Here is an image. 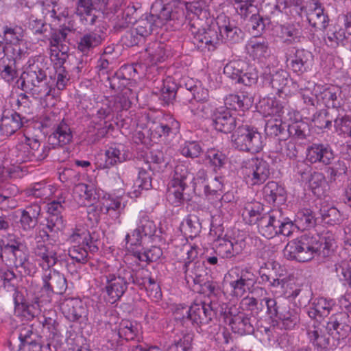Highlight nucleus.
<instances>
[{
	"instance_id": "42",
	"label": "nucleus",
	"mask_w": 351,
	"mask_h": 351,
	"mask_svg": "<svg viewBox=\"0 0 351 351\" xmlns=\"http://www.w3.org/2000/svg\"><path fill=\"white\" fill-rule=\"evenodd\" d=\"M73 196L75 199H78L79 203L84 205L93 204L92 201L95 199L93 189L84 183H80L75 186Z\"/></svg>"
},
{
	"instance_id": "36",
	"label": "nucleus",
	"mask_w": 351,
	"mask_h": 351,
	"mask_svg": "<svg viewBox=\"0 0 351 351\" xmlns=\"http://www.w3.org/2000/svg\"><path fill=\"white\" fill-rule=\"evenodd\" d=\"M180 230L184 235L196 237L202 230V223L199 218L195 214H189L180 224Z\"/></svg>"
},
{
	"instance_id": "26",
	"label": "nucleus",
	"mask_w": 351,
	"mask_h": 351,
	"mask_svg": "<svg viewBox=\"0 0 351 351\" xmlns=\"http://www.w3.org/2000/svg\"><path fill=\"white\" fill-rule=\"evenodd\" d=\"M307 159L311 163L317 162L327 165L334 158V154L328 145L313 143L307 149Z\"/></svg>"
},
{
	"instance_id": "43",
	"label": "nucleus",
	"mask_w": 351,
	"mask_h": 351,
	"mask_svg": "<svg viewBox=\"0 0 351 351\" xmlns=\"http://www.w3.org/2000/svg\"><path fill=\"white\" fill-rule=\"evenodd\" d=\"M129 152L125 150L123 148L120 149L119 147H110L105 153L106 159V167H110L114 166L117 163L123 162L128 160L129 158Z\"/></svg>"
},
{
	"instance_id": "20",
	"label": "nucleus",
	"mask_w": 351,
	"mask_h": 351,
	"mask_svg": "<svg viewBox=\"0 0 351 351\" xmlns=\"http://www.w3.org/2000/svg\"><path fill=\"white\" fill-rule=\"evenodd\" d=\"M308 336L311 343L318 349L326 350L337 346L335 343V340L331 341V334L327 324L313 325L308 330Z\"/></svg>"
},
{
	"instance_id": "6",
	"label": "nucleus",
	"mask_w": 351,
	"mask_h": 351,
	"mask_svg": "<svg viewBox=\"0 0 351 351\" xmlns=\"http://www.w3.org/2000/svg\"><path fill=\"white\" fill-rule=\"evenodd\" d=\"M206 178V171L203 169H199L196 174V177L194 178L185 165L180 164L176 166L171 185L169 190V197L172 196L174 198L173 203L179 204L186 199L184 191L189 186V184H191L193 180L195 181V184L197 182L203 183Z\"/></svg>"
},
{
	"instance_id": "53",
	"label": "nucleus",
	"mask_w": 351,
	"mask_h": 351,
	"mask_svg": "<svg viewBox=\"0 0 351 351\" xmlns=\"http://www.w3.org/2000/svg\"><path fill=\"white\" fill-rule=\"evenodd\" d=\"M338 114L334 119V125L337 130L348 134L351 129V119L344 113L343 109L337 110Z\"/></svg>"
},
{
	"instance_id": "11",
	"label": "nucleus",
	"mask_w": 351,
	"mask_h": 351,
	"mask_svg": "<svg viewBox=\"0 0 351 351\" xmlns=\"http://www.w3.org/2000/svg\"><path fill=\"white\" fill-rule=\"evenodd\" d=\"M243 173L247 182L252 185L261 184L269 177L270 167L269 163L259 158H252L244 162Z\"/></svg>"
},
{
	"instance_id": "15",
	"label": "nucleus",
	"mask_w": 351,
	"mask_h": 351,
	"mask_svg": "<svg viewBox=\"0 0 351 351\" xmlns=\"http://www.w3.org/2000/svg\"><path fill=\"white\" fill-rule=\"evenodd\" d=\"M2 255L12 256V262L16 268L19 269V272L29 275L30 274V263L29 256L24 250L23 245L18 241L14 243H8L2 246Z\"/></svg>"
},
{
	"instance_id": "14",
	"label": "nucleus",
	"mask_w": 351,
	"mask_h": 351,
	"mask_svg": "<svg viewBox=\"0 0 351 351\" xmlns=\"http://www.w3.org/2000/svg\"><path fill=\"white\" fill-rule=\"evenodd\" d=\"M182 311L186 314V319L191 321L193 325L201 326L209 324L216 315L215 310L212 304L204 302H195L189 308Z\"/></svg>"
},
{
	"instance_id": "37",
	"label": "nucleus",
	"mask_w": 351,
	"mask_h": 351,
	"mask_svg": "<svg viewBox=\"0 0 351 351\" xmlns=\"http://www.w3.org/2000/svg\"><path fill=\"white\" fill-rule=\"evenodd\" d=\"M24 55V51L21 48L19 43H3L0 41V59L5 58L7 61L16 63L21 59Z\"/></svg>"
},
{
	"instance_id": "5",
	"label": "nucleus",
	"mask_w": 351,
	"mask_h": 351,
	"mask_svg": "<svg viewBox=\"0 0 351 351\" xmlns=\"http://www.w3.org/2000/svg\"><path fill=\"white\" fill-rule=\"evenodd\" d=\"M22 89L36 97L48 96L51 88L47 80L46 70L42 62H34L21 76Z\"/></svg>"
},
{
	"instance_id": "31",
	"label": "nucleus",
	"mask_w": 351,
	"mask_h": 351,
	"mask_svg": "<svg viewBox=\"0 0 351 351\" xmlns=\"http://www.w3.org/2000/svg\"><path fill=\"white\" fill-rule=\"evenodd\" d=\"M72 138L69 126L62 120L54 128L53 132L49 136V141L53 145L62 146L69 143Z\"/></svg>"
},
{
	"instance_id": "8",
	"label": "nucleus",
	"mask_w": 351,
	"mask_h": 351,
	"mask_svg": "<svg viewBox=\"0 0 351 351\" xmlns=\"http://www.w3.org/2000/svg\"><path fill=\"white\" fill-rule=\"evenodd\" d=\"M181 251L187 255V259H189L183 265L185 280L188 286L193 289L195 286H198L201 283H205L206 279L211 277L208 275L204 263L193 261L197 255V252L195 247L184 246Z\"/></svg>"
},
{
	"instance_id": "4",
	"label": "nucleus",
	"mask_w": 351,
	"mask_h": 351,
	"mask_svg": "<svg viewBox=\"0 0 351 351\" xmlns=\"http://www.w3.org/2000/svg\"><path fill=\"white\" fill-rule=\"evenodd\" d=\"M248 214L251 218L256 217L255 221L257 222L258 232L263 237L269 239L279 235L289 237L295 228L293 221L281 209L273 210L263 215L252 209Z\"/></svg>"
},
{
	"instance_id": "57",
	"label": "nucleus",
	"mask_w": 351,
	"mask_h": 351,
	"mask_svg": "<svg viewBox=\"0 0 351 351\" xmlns=\"http://www.w3.org/2000/svg\"><path fill=\"white\" fill-rule=\"evenodd\" d=\"M69 256L78 263L84 264L88 261V251L84 245H73L69 249Z\"/></svg>"
},
{
	"instance_id": "52",
	"label": "nucleus",
	"mask_w": 351,
	"mask_h": 351,
	"mask_svg": "<svg viewBox=\"0 0 351 351\" xmlns=\"http://www.w3.org/2000/svg\"><path fill=\"white\" fill-rule=\"evenodd\" d=\"M16 63L0 59V75L7 82L13 80L16 77Z\"/></svg>"
},
{
	"instance_id": "3",
	"label": "nucleus",
	"mask_w": 351,
	"mask_h": 351,
	"mask_svg": "<svg viewBox=\"0 0 351 351\" xmlns=\"http://www.w3.org/2000/svg\"><path fill=\"white\" fill-rule=\"evenodd\" d=\"M184 2L174 1L162 5L161 1H156L152 6L151 13L143 15L136 21L134 29L144 38L149 36L154 27H160L167 21H178L180 23L184 17Z\"/></svg>"
},
{
	"instance_id": "24",
	"label": "nucleus",
	"mask_w": 351,
	"mask_h": 351,
	"mask_svg": "<svg viewBox=\"0 0 351 351\" xmlns=\"http://www.w3.org/2000/svg\"><path fill=\"white\" fill-rule=\"evenodd\" d=\"M243 250V242L235 239L219 238L215 242V252L222 258H230L239 254Z\"/></svg>"
},
{
	"instance_id": "29",
	"label": "nucleus",
	"mask_w": 351,
	"mask_h": 351,
	"mask_svg": "<svg viewBox=\"0 0 351 351\" xmlns=\"http://www.w3.org/2000/svg\"><path fill=\"white\" fill-rule=\"evenodd\" d=\"M287 128V125L281 119H271L267 121L265 132L267 136L276 138L281 146V143L287 141L289 138Z\"/></svg>"
},
{
	"instance_id": "2",
	"label": "nucleus",
	"mask_w": 351,
	"mask_h": 351,
	"mask_svg": "<svg viewBox=\"0 0 351 351\" xmlns=\"http://www.w3.org/2000/svg\"><path fill=\"white\" fill-rule=\"evenodd\" d=\"M334 239L318 234H304L287 243L284 248V256L291 261L305 263L315 257L326 258L333 254Z\"/></svg>"
},
{
	"instance_id": "41",
	"label": "nucleus",
	"mask_w": 351,
	"mask_h": 351,
	"mask_svg": "<svg viewBox=\"0 0 351 351\" xmlns=\"http://www.w3.org/2000/svg\"><path fill=\"white\" fill-rule=\"evenodd\" d=\"M276 318L282 321L287 329L293 328L299 322V315L294 309L286 305H281Z\"/></svg>"
},
{
	"instance_id": "9",
	"label": "nucleus",
	"mask_w": 351,
	"mask_h": 351,
	"mask_svg": "<svg viewBox=\"0 0 351 351\" xmlns=\"http://www.w3.org/2000/svg\"><path fill=\"white\" fill-rule=\"evenodd\" d=\"M130 268L119 270L117 274H108L104 276V291L106 292L107 300L114 304L125 293L128 289V281L132 280Z\"/></svg>"
},
{
	"instance_id": "62",
	"label": "nucleus",
	"mask_w": 351,
	"mask_h": 351,
	"mask_svg": "<svg viewBox=\"0 0 351 351\" xmlns=\"http://www.w3.org/2000/svg\"><path fill=\"white\" fill-rule=\"evenodd\" d=\"M288 73L283 70L276 71L271 75L270 84L273 88L280 90L288 84Z\"/></svg>"
},
{
	"instance_id": "28",
	"label": "nucleus",
	"mask_w": 351,
	"mask_h": 351,
	"mask_svg": "<svg viewBox=\"0 0 351 351\" xmlns=\"http://www.w3.org/2000/svg\"><path fill=\"white\" fill-rule=\"evenodd\" d=\"M23 119L13 110L4 112L1 120V131L7 136L12 135L23 126Z\"/></svg>"
},
{
	"instance_id": "12",
	"label": "nucleus",
	"mask_w": 351,
	"mask_h": 351,
	"mask_svg": "<svg viewBox=\"0 0 351 351\" xmlns=\"http://www.w3.org/2000/svg\"><path fill=\"white\" fill-rule=\"evenodd\" d=\"M285 58L287 67L300 75L307 71L313 55L304 48L289 47L285 53Z\"/></svg>"
},
{
	"instance_id": "39",
	"label": "nucleus",
	"mask_w": 351,
	"mask_h": 351,
	"mask_svg": "<svg viewBox=\"0 0 351 351\" xmlns=\"http://www.w3.org/2000/svg\"><path fill=\"white\" fill-rule=\"evenodd\" d=\"M225 106L230 110H237L238 109H248L252 105L251 98L242 94L241 95L230 94L226 97L224 99Z\"/></svg>"
},
{
	"instance_id": "16",
	"label": "nucleus",
	"mask_w": 351,
	"mask_h": 351,
	"mask_svg": "<svg viewBox=\"0 0 351 351\" xmlns=\"http://www.w3.org/2000/svg\"><path fill=\"white\" fill-rule=\"evenodd\" d=\"M212 121L215 129L225 134L230 133L241 125L235 114L223 106L214 110Z\"/></svg>"
},
{
	"instance_id": "22",
	"label": "nucleus",
	"mask_w": 351,
	"mask_h": 351,
	"mask_svg": "<svg viewBox=\"0 0 351 351\" xmlns=\"http://www.w3.org/2000/svg\"><path fill=\"white\" fill-rule=\"evenodd\" d=\"M44 290L49 293L62 294L67 288L64 275L55 269H47L43 276Z\"/></svg>"
},
{
	"instance_id": "30",
	"label": "nucleus",
	"mask_w": 351,
	"mask_h": 351,
	"mask_svg": "<svg viewBox=\"0 0 351 351\" xmlns=\"http://www.w3.org/2000/svg\"><path fill=\"white\" fill-rule=\"evenodd\" d=\"M179 130L180 123L173 118H170L166 123L153 122L149 127L151 135L154 138L176 134L179 132Z\"/></svg>"
},
{
	"instance_id": "19",
	"label": "nucleus",
	"mask_w": 351,
	"mask_h": 351,
	"mask_svg": "<svg viewBox=\"0 0 351 351\" xmlns=\"http://www.w3.org/2000/svg\"><path fill=\"white\" fill-rule=\"evenodd\" d=\"M156 231V226L154 221L150 220L147 216H144L140 219L137 228L131 234H126L125 240L127 244L138 246L141 245L143 237H152Z\"/></svg>"
},
{
	"instance_id": "18",
	"label": "nucleus",
	"mask_w": 351,
	"mask_h": 351,
	"mask_svg": "<svg viewBox=\"0 0 351 351\" xmlns=\"http://www.w3.org/2000/svg\"><path fill=\"white\" fill-rule=\"evenodd\" d=\"M224 322L231 326L234 333L241 335H250L254 332V328L251 319L244 313L233 314L230 311L221 313Z\"/></svg>"
},
{
	"instance_id": "55",
	"label": "nucleus",
	"mask_w": 351,
	"mask_h": 351,
	"mask_svg": "<svg viewBox=\"0 0 351 351\" xmlns=\"http://www.w3.org/2000/svg\"><path fill=\"white\" fill-rule=\"evenodd\" d=\"M3 36L5 43H19L23 37V30L21 27L15 26L3 27Z\"/></svg>"
},
{
	"instance_id": "34",
	"label": "nucleus",
	"mask_w": 351,
	"mask_h": 351,
	"mask_svg": "<svg viewBox=\"0 0 351 351\" xmlns=\"http://www.w3.org/2000/svg\"><path fill=\"white\" fill-rule=\"evenodd\" d=\"M240 304L243 311L250 312L251 315L257 319H262L265 313L263 299L247 296L241 300Z\"/></svg>"
},
{
	"instance_id": "46",
	"label": "nucleus",
	"mask_w": 351,
	"mask_h": 351,
	"mask_svg": "<svg viewBox=\"0 0 351 351\" xmlns=\"http://www.w3.org/2000/svg\"><path fill=\"white\" fill-rule=\"evenodd\" d=\"M156 167H152L150 165L147 166V169L141 168L138 171V177L135 184L138 189L149 190L152 186V176L153 171L156 170Z\"/></svg>"
},
{
	"instance_id": "25",
	"label": "nucleus",
	"mask_w": 351,
	"mask_h": 351,
	"mask_svg": "<svg viewBox=\"0 0 351 351\" xmlns=\"http://www.w3.org/2000/svg\"><path fill=\"white\" fill-rule=\"evenodd\" d=\"M247 54L254 60L263 61L270 56L268 40L263 37H254L246 45Z\"/></svg>"
},
{
	"instance_id": "58",
	"label": "nucleus",
	"mask_w": 351,
	"mask_h": 351,
	"mask_svg": "<svg viewBox=\"0 0 351 351\" xmlns=\"http://www.w3.org/2000/svg\"><path fill=\"white\" fill-rule=\"evenodd\" d=\"M347 166L343 160H338L332 166L328 167L326 169V173L330 182H334L337 177L345 175L347 172Z\"/></svg>"
},
{
	"instance_id": "64",
	"label": "nucleus",
	"mask_w": 351,
	"mask_h": 351,
	"mask_svg": "<svg viewBox=\"0 0 351 351\" xmlns=\"http://www.w3.org/2000/svg\"><path fill=\"white\" fill-rule=\"evenodd\" d=\"M207 158L213 166L219 169L222 167L227 161L226 156L221 152L215 149H211L207 152Z\"/></svg>"
},
{
	"instance_id": "48",
	"label": "nucleus",
	"mask_w": 351,
	"mask_h": 351,
	"mask_svg": "<svg viewBox=\"0 0 351 351\" xmlns=\"http://www.w3.org/2000/svg\"><path fill=\"white\" fill-rule=\"evenodd\" d=\"M244 69H247V63L244 60H232L224 66L223 73L228 77L236 80Z\"/></svg>"
},
{
	"instance_id": "33",
	"label": "nucleus",
	"mask_w": 351,
	"mask_h": 351,
	"mask_svg": "<svg viewBox=\"0 0 351 351\" xmlns=\"http://www.w3.org/2000/svg\"><path fill=\"white\" fill-rule=\"evenodd\" d=\"M285 191L284 188L277 182L271 181L263 189L264 199L269 204L281 203L285 201Z\"/></svg>"
},
{
	"instance_id": "32",
	"label": "nucleus",
	"mask_w": 351,
	"mask_h": 351,
	"mask_svg": "<svg viewBox=\"0 0 351 351\" xmlns=\"http://www.w3.org/2000/svg\"><path fill=\"white\" fill-rule=\"evenodd\" d=\"M324 42L328 47L336 49L340 45L346 46L348 43V37L346 35L343 26L338 24L333 29L327 32Z\"/></svg>"
},
{
	"instance_id": "10",
	"label": "nucleus",
	"mask_w": 351,
	"mask_h": 351,
	"mask_svg": "<svg viewBox=\"0 0 351 351\" xmlns=\"http://www.w3.org/2000/svg\"><path fill=\"white\" fill-rule=\"evenodd\" d=\"M160 91V98L167 104H169L175 99L178 91H182V93L189 102H191L192 100L198 102H204L208 98V90L197 86H192L189 88H186V89L182 88L179 90L177 84L169 77L163 80V86Z\"/></svg>"
},
{
	"instance_id": "47",
	"label": "nucleus",
	"mask_w": 351,
	"mask_h": 351,
	"mask_svg": "<svg viewBox=\"0 0 351 351\" xmlns=\"http://www.w3.org/2000/svg\"><path fill=\"white\" fill-rule=\"evenodd\" d=\"M270 23L269 18H264L258 14H253L249 19L247 27L252 33L260 34L269 25Z\"/></svg>"
},
{
	"instance_id": "56",
	"label": "nucleus",
	"mask_w": 351,
	"mask_h": 351,
	"mask_svg": "<svg viewBox=\"0 0 351 351\" xmlns=\"http://www.w3.org/2000/svg\"><path fill=\"white\" fill-rule=\"evenodd\" d=\"M335 271L340 280L344 281L351 287V261H341L335 265Z\"/></svg>"
},
{
	"instance_id": "13",
	"label": "nucleus",
	"mask_w": 351,
	"mask_h": 351,
	"mask_svg": "<svg viewBox=\"0 0 351 351\" xmlns=\"http://www.w3.org/2000/svg\"><path fill=\"white\" fill-rule=\"evenodd\" d=\"M109 1L110 0H77L76 14L80 16L85 25H93L98 19V9L106 8Z\"/></svg>"
},
{
	"instance_id": "35",
	"label": "nucleus",
	"mask_w": 351,
	"mask_h": 351,
	"mask_svg": "<svg viewBox=\"0 0 351 351\" xmlns=\"http://www.w3.org/2000/svg\"><path fill=\"white\" fill-rule=\"evenodd\" d=\"M341 90L339 87L330 86L321 92L320 97L326 107L337 110L341 106Z\"/></svg>"
},
{
	"instance_id": "23",
	"label": "nucleus",
	"mask_w": 351,
	"mask_h": 351,
	"mask_svg": "<svg viewBox=\"0 0 351 351\" xmlns=\"http://www.w3.org/2000/svg\"><path fill=\"white\" fill-rule=\"evenodd\" d=\"M60 308L66 318L71 322L79 321L87 314L84 303L77 298L65 299L61 303Z\"/></svg>"
},
{
	"instance_id": "27",
	"label": "nucleus",
	"mask_w": 351,
	"mask_h": 351,
	"mask_svg": "<svg viewBox=\"0 0 351 351\" xmlns=\"http://www.w3.org/2000/svg\"><path fill=\"white\" fill-rule=\"evenodd\" d=\"M105 39V33L102 30H95L87 32L80 38L77 49L84 54L87 55L90 51L100 45Z\"/></svg>"
},
{
	"instance_id": "40",
	"label": "nucleus",
	"mask_w": 351,
	"mask_h": 351,
	"mask_svg": "<svg viewBox=\"0 0 351 351\" xmlns=\"http://www.w3.org/2000/svg\"><path fill=\"white\" fill-rule=\"evenodd\" d=\"M145 53L148 56L147 64H154L162 62L166 55L165 45L158 41L152 42L146 47Z\"/></svg>"
},
{
	"instance_id": "61",
	"label": "nucleus",
	"mask_w": 351,
	"mask_h": 351,
	"mask_svg": "<svg viewBox=\"0 0 351 351\" xmlns=\"http://www.w3.org/2000/svg\"><path fill=\"white\" fill-rule=\"evenodd\" d=\"M114 12L115 13H121L123 14V17H125L126 21L128 22L134 23L136 21V17L135 16L136 8L132 3H129L128 4L125 3L121 4L119 8L116 5L114 8Z\"/></svg>"
},
{
	"instance_id": "1",
	"label": "nucleus",
	"mask_w": 351,
	"mask_h": 351,
	"mask_svg": "<svg viewBox=\"0 0 351 351\" xmlns=\"http://www.w3.org/2000/svg\"><path fill=\"white\" fill-rule=\"evenodd\" d=\"M191 32L193 35L192 43L200 51H213L219 45L220 40L230 44L240 43L244 36L243 31L233 21L226 16H219L217 27L213 25L207 29H197L195 23L191 24Z\"/></svg>"
},
{
	"instance_id": "49",
	"label": "nucleus",
	"mask_w": 351,
	"mask_h": 351,
	"mask_svg": "<svg viewBox=\"0 0 351 351\" xmlns=\"http://www.w3.org/2000/svg\"><path fill=\"white\" fill-rule=\"evenodd\" d=\"M162 250L157 246H152L149 249L145 250L143 252H135L136 256L140 261L147 263L155 262L162 256Z\"/></svg>"
},
{
	"instance_id": "21",
	"label": "nucleus",
	"mask_w": 351,
	"mask_h": 351,
	"mask_svg": "<svg viewBox=\"0 0 351 351\" xmlns=\"http://www.w3.org/2000/svg\"><path fill=\"white\" fill-rule=\"evenodd\" d=\"M307 19L309 24L320 30L325 29L329 19L324 12V8L318 0H310L306 6Z\"/></svg>"
},
{
	"instance_id": "60",
	"label": "nucleus",
	"mask_w": 351,
	"mask_h": 351,
	"mask_svg": "<svg viewBox=\"0 0 351 351\" xmlns=\"http://www.w3.org/2000/svg\"><path fill=\"white\" fill-rule=\"evenodd\" d=\"M46 220V228L50 232L56 233L62 231L65 227V223L62 215H48Z\"/></svg>"
},
{
	"instance_id": "38",
	"label": "nucleus",
	"mask_w": 351,
	"mask_h": 351,
	"mask_svg": "<svg viewBox=\"0 0 351 351\" xmlns=\"http://www.w3.org/2000/svg\"><path fill=\"white\" fill-rule=\"evenodd\" d=\"M306 181L308 182L311 190L316 196L321 198L325 195L327 182L322 173L313 171Z\"/></svg>"
},
{
	"instance_id": "63",
	"label": "nucleus",
	"mask_w": 351,
	"mask_h": 351,
	"mask_svg": "<svg viewBox=\"0 0 351 351\" xmlns=\"http://www.w3.org/2000/svg\"><path fill=\"white\" fill-rule=\"evenodd\" d=\"M320 214L323 221L328 224L334 225L340 220V213L335 207L320 209Z\"/></svg>"
},
{
	"instance_id": "44",
	"label": "nucleus",
	"mask_w": 351,
	"mask_h": 351,
	"mask_svg": "<svg viewBox=\"0 0 351 351\" xmlns=\"http://www.w3.org/2000/svg\"><path fill=\"white\" fill-rule=\"evenodd\" d=\"M138 332L137 324L128 319H123L119 325L118 335L126 341L134 339Z\"/></svg>"
},
{
	"instance_id": "54",
	"label": "nucleus",
	"mask_w": 351,
	"mask_h": 351,
	"mask_svg": "<svg viewBox=\"0 0 351 351\" xmlns=\"http://www.w3.org/2000/svg\"><path fill=\"white\" fill-rule=\"evenodd\" d=\"M10 154L15 157V162L23 163L30 161V151L25 143H19L14 148L10 151Z\"/></svg>"
},
{
	"instance_id": "45",
	"label": "nucleus",
	"mask_w": 351,
	"mask_h": 351,
	"mask_svg": "<svg viewBox=\"0 0 351 351\" xmlns=\"http://www.w3.org/2000/svg\"><path fill=\"white\" fill-rule=\"evenodd\" d=\"M332 311V304L326 299L321 298L308 311L310 317L317 319L328 316Z\"/></svg>"
},
{
	"instance_id": "51",
	"label": "nucleus",
	"mask_w": 351,
	"mask_h": 351,
	"mask_svg": "<svg viewBox=\"0 0 351 351\" xmlns=\"http://www.w3.org/2000/svg\"><path fill=\"white\" fill-rule=\"evenodd\" d=\"M124 208L125 205L122 204L121 200L117 197L110 200L108 205L104 206L101 208V210L112 219H118Z\"/></svg>"
},
{
	"instance_id": "17",
	"label": "nucleus",
	"mask_w": 351,
	"mask_h": 351,
	"mask_svg": "<svg viewBox=\"0 0 351 351\" xmlns=\"http://www.w3.org/2000/svg\"><path fill=\"white\" fill-rule=\"evenodd\" d=\"M332 340L339 341L346 338L351 331V320L347 312L341 311L331 316L327 322Z\"/></svg>"
},
{
	"instance_id": "50",
	"label": "nucleus",
	"mask_w": 351,
	"mask_h": 351,
	"mask_svg": "<svg viewBox=\"0 0 351 351\" xmlns=\"http://www.w3.org/2000/svg\"><path fill=\"white\" fill-rule=\"evenodd\" d=\"M193 335L191 333H184L178 339L174 340L168 351H188L191 349Z\"/></svg>"
},
{
	"instance_id": "7",
	"label": "nucleus",
	"mask_w": 351,
	"mask_h": 351,
	"mask_svg": "<svg viewBox=\"0 0 351 351\" xmlns=\"http://www.w3.org/2000/svg\"><path fill=\"white\" fill-rule=\"evenodd\" d=\"M233 146L243 152L258 153L263 147V140L257 128L247 125H240L231 136Z\"/></svg>"
},
{
	"instance_id": "59",
	"label": "nucleus",
	"mask_w": 351,
	"mask_h": 351,
	"mask_svg": "<svg viewBox=\"0 0 351 351\" xmlns=\"http://www.w3.org/2000/svg\"><path fill=\"white\" fill-rule=\"evenodd\" d=\"M237 12L242 18H247L252 12V8H255V0H233Z\"/></svg>"
}]
</instances>
